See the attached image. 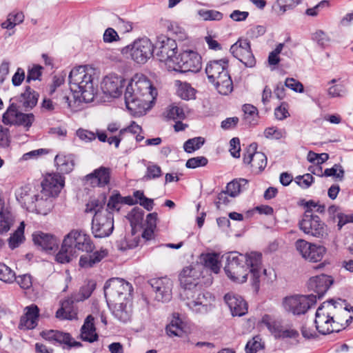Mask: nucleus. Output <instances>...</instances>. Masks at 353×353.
<instances>
[{
	"instance_id": "nucleus-3",
	"label": "nucleus",
	"mask_w": 353,
	"mask_h": 353,
	"mask_svg": "<svg viewBox=\"0 0 353 353\" xmlns=\"http://www.w3.org/2000/svg\"><path fill=\"white\" fill-rule=\"evenodd\" d=\"M157 95L156 89L143 74L134 75L129 81L125 90L124 99L126 108L134 112H141L149 108Z\"/></svg>"
},
{
	"instance_id": "nucleus-45",
	"label": "nucleus",
	"mask_w": 353,
	"mask_h": 353,
	"mask_svg": "<svg viewBox=\"0 0 353 353\" xmlns=\"http://www.w3.org/2000/svg\"><path fill=\"white\" fill-rule=\"evenodd\" d=\"M73 250H71L69 246H65V242L63 241L61 248L55 256V259L58 263H69L72 259L76 256Z\"/></svg>"
},
{
	"instance_id": "nucleus-56",
	"label": "nucleus",
	"mask_w": 353,
	"mask_h": 353,
	"mask_svg": "<svg viewBox=\"0 0 353 353\" xmlns=\"http://www.w3.org/2000/svg\"><path fill=\"white\" fill-rule=\"evenodd\" d=\"M264 347L259 336H254L250 340L245 346L246 353H256L257 351L263 349Z\"/></svg>"
},
{
	"instance_id": "nucleus-36",
	"label": "nucleus",
	"mask_w": 353,
	"mask_h": 353,
	"mask_svg": "<svg viewBox=\"0 0 353 353\" xmlns=\"http://www.w3.org/2000/svg\"><path fill=\"white\" fill-rule=\"evenodd\" d=\"M345 304V301L341 299L338 301H334L332 299L324 302L321 306L325 312V314L327 315L332 321L336 320V316H339V312L341 307H343Z\"/></svg>"
},
{
	"instance_id": "nucleus-60",
	"label": "nucleus",
	"mask_w": 353,
	"mask_h": 353,
	"mask_svg": "<svg viewBox=\"0 0 353 353\" xmlns=\"http://www.w3.org/2000/svg\"><path fill=\"white\" fill-rule=\"evenodd\" d=\"M208 161L205 157H196L189 159L186 162V167L188 168H196L207 165Z\"/></svg>"
},
{
	"instance_id": "nucleus-61",
	"label": "nucleus",
	"mask_w": 353,
	"mask_h": 353,
	"mask_svg": "<svg viewBox=\"0 0 353 353\" xmlns=\"http://www.w3.org/2000/svg\"><path fill=\"white\" fill-rule=\"evenodd\" d=\"M19 286L24 290L30 289L32 285V278L30 274H25L16 276V280Z\"/></svg>"
},
{
	"instance_id": "nucleus-44",
	"label": "nucleus",
	"mask_w": 353,
	"mask_h": 353,
	"mask_svg": "<svg viewBox=\"0 0 353 353\" xmlns=\"http://www.w3.org/2000/svg\"><path fill=\"white\" fill-rule=\"evenodd\" d=\"M248 183V180L245 179H234L228 183L226 191L229 196L235 197L244 189Z\"/></svg>"
},
{
	"instance_id": "nucleus-54",
	"label": "nucleus",
	"mask_w": 353,
	"mask_h": 353,
	"mask_svg": "<svg viewBox=\"0 0 353 353\" xmlns=\"http://www.w3.org/2000/svg\"><path fill=\"white\" fill-rule=\"evenodd\" d=\"M121 199V195L119 192H113L109 198L105 210L110 212L112 214L113 211H119L122 205Z\"/></svg>"
},
{
	"instance_id": "nucleus-27",
	"label": "nucleus",
	"mask_w": 353,
	"mask_h": 353,
	"mask_svg": "<svg viewBox=\"0 0 353 353\" xmlns=\"http://www.w3.org/2000/svg\"><path fill=\"white\" fill-rule=\"evenodd\" d=\"M314 323L316 330L322 334H327L334 332H338L335 330L334 321L325 314L321 306L319 307L315 315Z\"/></svg>"
},
{
	"instance_id": "nucleus-9",
	"label": "nucleus",
	"mask_w": 353,
	"mask_h": 353,
	"mask_svg": "<svg viewBox=\"0 0 353 353\" xmlns=\"http://www.w3.org/2000/svg\"><path fill=\"white\" fill-rule=\"evenodd\" d=\"M122 54L130 53L133 61L139 64L145 63L153 54L154 45L148 38L135 40L131 46L121 50Z\"/></svg>"
},
{
	"instance_id": "nucleus-13",
	"label": "nucleus",
	"mask_w": 353,
	"mask_h": 353,
	"mask_svg": "<svg viewBox=\"0 0 353 353\" xmlns=\"http://www.w3.org/2000/svg\"><path fill=\"white\" fill-rule=\"evenodd\" d=\"M268 330L276 339H296L299 336V332L292 325H283L280 320H276L269 314H265L261 321Z\"/></svg>"
},
{
	"instance_id": "nucleus-17",
	"label": "nucleus",
	"mask_w": 353,
	"mask_h": 353,
	"mask_svg": "<svg viewBox=\"0 0 353 353\" xmlns=\"http://www.w3.org/2000/svg\"><path fill=\"white\" fill-rule=\"evenodd\" d=\"M257 145L255 143H251L243 154V163L250 165L252 171L259 173L263 170L267 165V157L261 152L256 151Z\"/></svg>"
},
{
	"instance_id": "nucleus-31",
	"label": "nucleus",
	"mask_w": 353,
	"mask_h": 353,
	"mask_svg": "<svg viewBox=\"0 0 353 353\" xmlns=\"http://www.w3.org/2000/svg\"><path fill=\"white\" fill-rule=\"evenodd\" d=\"M32 239L35 245L40 246L46 251L56 249L59 244V241L55 236L41 232L34 233Z\"/></svg>"
},
{
	"instance_id": "nucleus-37",
	"label": "nucleus",
	"mask_w": 353,
	"mask_h": 353,
	"mask_svg": "<svg viewBox=\"0 0 353 353\" xmlns=\"http://www.w3.org/2000/svg\"><path fill=\"white\" fill-rule=\"evenodd\" d=\"M352 319L353 316L350 314V311L348 310L347 305L345 303L343 307L340 308L339 316H336V320L334 321V326L336 327L335 330L339 332L345 328L352 323Z\"/></svg>"
},
{
	"instance_id": "nucleus-47",
	"label": "nucleus",
	"mask_w": 353,
	"mask_h": 353,
	"mask_svg": "<svg viewBox=\"0 0 353 353\" xmlns=\"http://www.w3.org/2000/svg\"><path fill=\"white\" fill-rule=\"evenodd\" d=\"M264 136L269 139L279 140L287 137V131L285 128H279L275 126L269 127L265 130Z\"/></svg>"
},
{
	"instance_id": "nucleus-29",
	"label": "nucleus",
	"mask_w": 353,
	"mask_h": 353,
	"mask_svg": "<svg viewBox=\"0 0 353 353\" xmlns=\"http://www.w3.org/2000/svg\"><path fill=\"white\" fill-rule=\"evenodd\" d=\"M80 339L88 343H94L99 339L94 325V318L92 315H88L84 320L80 330Z\"/></svg>"
},
{
	"instance_id": "nucleus-53",
	"label": "nucleus",
	"mask_w": 353,
	"mask_h": 353,
	"mask_svg": "<svg viewBox=\"0 0 353 353\" xmlns=\"http://www.w3.org/2000/svg\"><path fill=\"white\" fill-rule=\"evenodd\" d=\"M162 175L160 166L154 163H150L147 166L146 172L143 177V181H150L159 178Z\"/></svg>"
},
{
	"instance_id": "nucleus-15",
	"label": "nucleus",
	"mask_w": 353,
	"mask_h": 353,
	"mask_svg": "<svg viewBox=\"0 0 353 353\" xmlns=\"http://www.w3.org/2000/svg\"><path fill=\"white\" fill-rule=\"evenodd\" d=\"M114 230L113 214L104 210L102 214L94 215L92 221V231L94 237L103 238L110 236Z\"/></svg>"
},
{
	"instance_id": "nucleus-14",
	"label": "nucleus",
	"mask_w": 353,
	"mask_h": 353,
	"mask_svg": "<svg viewBox=\"0 0 353 353\" xmlns=\"http://www.w3.org/2000/svg\"><path fill=\"white\" fill-rule=\"evenodd\" d=\"M15 102H12L2 117V121L6 125H22L27 130L34 121L32 113H23Z\"/></svg>"
},
{
	"instance_id": "nucleus-41",
	"label": "nucleus",
	"mask_w": 353,
	"mask_h": 353,
	"mask_svg": "<svg viewBox=\"0 0 353 353\" xmlns=\"http://www.w3.org/2000/svg\"><path fill=\"white\" fill-rule=\"evenodd\" d=\"M177 86V95L184 100H190L194 98L195 90L188 83H183L180 81H176Z\"/></svg>"
},
{
	"instance_id": "nucleus-11",
	"label": "nucleus",
	"mask_w": 353,
	"mask_h": 353,
	"mask_svg": "<svg viewBox=\"0 0 353 353\" xmlns=\"http://www.w3.org/2000/svg\"><path fill=\"white\" fill-rule=\"evenodd\" d=\"M174 68H170L169 71H175L181 73L197 72L202 67L201 57L196 52L186 50L175 57Z\"/></svg>"
},
{
	"instance_id": "nucleus-18",
	"label": "nucleus",
	"mask_w": 353,
	"mask_h": 353,
	"mask_svg": "<svg viewBox=\"0 0 353 353\" xmlns=\"http://www.w3.org/2000/svg\"><path fill=\"white\" fill-rule=\"evenodd\" d=\"M40 335L46 341L54 345H65L68 348L82 347L81 343L74 341L68 332L57 330H48L42 331Z\"/></svg>"
},
{
	"instance_id": "nucleus-48",
	"label": "nucleus",
	"mask_w": 353,
	"mask_h": 353,
	"mask_svg": "<svg viewBox=\"0 0 353 353\" xmlns=\"http://www.w3.org/2000/svg\"><path fill=\"white\" fill-rule=\"evenodd\" d=\"M244 112V120L251 125L256 123L258 118V110L256 107L250 104H245L243 106Z\"/></svg>"
},
{
	"instance_id": "nucleus-20",
	"label": "nucleus",
	"mask_w": 353,
	"mask_h": 353,
	"mask_svg": "<svg viewBox=\"0 0 353 353\" xmlns=\"http://www.w3.org/2000/svg\"><path fill=\"white\" fill-rule=\"evenodd\" d=\"M151 287L155 292V299L161 302H168L172 299V281L167 278L153 279L150 281Z\"/></svg>"
},
{
	"instance_id": "nucleus-64",
	"label": "nucleus",
	"mask_w": 353,
	"mask_h": 353,
	"mask_svg": "<svg viewBox=\"0 0 353 353\" xmlns=\"http://www.w3.org/2000/svg\"><path fill=\"white\" fill-rule=\"evenodd\" d=\"M312 39L313 41H316L318 45L323 48L327 46L329 41L328 37L322 30H318L312 34Z\"/></svg>"
},
{
	"instance_id": "nucleus-52",
	"label": "nucleus",
	"mask_w": 353,
	"mask_h": 353,
	"mask_svg": "<svg viewBox=\"0 0 353 353\" xmlns=\"http://www.w3.org/2000/svg\"><path fill=\"white\" fill-rule=\"evenodd\" d=\"M198 14L205 21H220L223 19V14L215 10L201 9Z\"/></svg>"
},
{
	"instance_id": "nucleus-12",
	"label": "nucleus",
	"mask_w": 353,
	"mask_h": 353,
	"mask_svg": "<svg viewBox=\"0 0 353 353\" xmlns=\"http://www.w3.org/2000/svg\"><path fill=\"white\" fill-rule=\"evenodd\" d=\"M63 241L65 246L77 252H91L94 251L95 245L90 235L82 230H72L65 237Z\"/></svg>"
},
{
	"instance_id": "nucleus-58",
	"label": "nucleus",
	"mask_w": 353,
	"mask_h": 353,
	"mask_svg": "<svg viewBox=\"0 0 353 353\" xmlns=\"http://www.w3.org/2000/svg\"><path fill=\"white\" fill-rule=\"evenodd\" d=\"M295 183L303 189H307L313 183L314 177L310 174H305L295 177Z\"/></svg>"
},
{
	"instance_id": "nucleus-30",
	"label": "nucleus",
	"mask_w": 353,
	"mask_h": 353,
	"mask_svg": "<svg viewBox=\"0 0 353 353\" xmlns=\"http://www.w3.org/2000/svg\"><path fill=\"white\" fill-rule=\"evenodd\" d=\"M87 254L81 256L79 259V266L83 268H90L101 262L108 255L106 249L101 248L97 251L86 252Z\"/></svg>"
},
{
	"instance_id": "nucleus-43",
	"label": "nucleus",
	"mask_w": 353,
	"mask_h": 353,
	"mask_svg": "<svg viewBox=\"0 0 353 353\" xmlns=\"http://www.w3.org/2000/svg\"><path fill=\"white\" fill-rule=\"evenodd\" d=\"M301 3V0H277L273 6V10L278 14H283L288 10H292Z\"/></svg>"
},
{
	"instance_id": "nucleus-16",
	"label": "nucleus",
	"mask_w": 353,
	"mask_h": 353,
	"mask_svg": "<svg viewBox=\"0 0 353 353\" xmlns=\"http://www.w3.org/2000/svg\"><path fill=\"white\" fill-rule=\"evenodd\" d=\"M230 52L247 67H253L256 63L248 39H239L231 46Z\"/></svg>"
},
{
	"instance_id": "nucleus-23",
	"label": "nucleus",
	"mask_w": 353,
	"mask_h": 353,
	"mask_svg": "<svg viewBox=\"0 0 353 353\" xmlns=\"http://www.w3.org/2000/svg\"><path fill=\"white\" fill-rule=\"evenodd\" d=\"M124 83L125 79L123 77L111 74L103 79L101 89L105 94L117 98L121 94Z\"/></svg>"
},
{
	"instance_id": "nucleus-62",
	"label": "nucleus",
	"mask_w": 353,
	"mask_h": 353,
	"mask_svg": "<svg viewBox=\"0 0 353 353\" xmlns=\"http://www.w3.org/2000/svg\"><path fill=\"white\" fill-rule=\"evenodd\" d=\"M274 115L278 120L282 121L290 117L288 112V105L283 102L274 110Z\"/></svg>"
},
{
	"instance_id": "nucleus-4",
	"label": "nucleus",
	"mask_w": 353,
	"mask_h": 353,
	"mask_svg": "<svg viewBox=\"0 0 353 353\" xmlns=\"http://www.w3.org/2000/svg\"><path fill=\"white\" fill-rule=\"evenodd\" d=\"M95 70L88 65H80L73 68L69 74L70 88L75 93L79 101H92L97 92L94 86V75Z\"/></svg>"
},
{
	"instance_id": "nucleus-28",
	"label": "nucleus",
	"mask_w": 353,
	"mask_h": 353,
	"mask_svg": "<svg viewBox=\"0 0 353 353\" xmlns=\"http://www.w3.org/2000/svg\"><path fill=\"white\" fill-rule=\"evenodd\" d=\"M39 94L30 86H26L23 92L19 97L12 99L16 101L19 108H23L26 111L32 109L37 103Z\"/></svg>"
},
{
	"instance_id": "nucleus-2",
	"label": "nucleus",
	"mask_w": 353,
	"mask_h": 353,
	"mask_svg": "<svg viewBox=\"0 0 353 353\" xmlns=\"http://www.w3.org/2000/svg\"><path fill=\"white\" fill-rule=\"evenodd\" d=\"M261 259L262 254L260 252H251L244 255L237 252H231L227 254L224 270L232 281L237 283L245 282L250 273L253 284L256 286L262 273Z\"/></svg>"
},
{
	"instance_id": "nucleus-33",
	"label": "nucleus",
	"mask_w": 353,
	"mask_h": 353,
	"mask_svg": "<svg viewBox=\"0 0 353 353\" xmlns=\"http://www.w3.org/2000/svg\"><path fill=\"white\" fill-rule=\"evenodd\" d=\"M74 298L67 299L62 301L61 308L56 312V317L59 319L73 320L77 319V312L73 308Z\"/></svg>"
},
{
	"instance_id": "nucleus-51",
	"label": "nucleus",
	"mask_w": 353,
	"mask_h": 353,
	"mask_svg": "<svg viewBox=\"0 0 353 353\" xmlns=\"http://www.w3.org/2000/svg\"><path fill=\"white\" fill-rule=\"evenodd\" d=\"M0 280L7 283H12L16 280L15 272L10 268L1 263Z\"/></svg>"
},
{
	"instance_id": "nucleus-34",
	"label": "nucleus",
	"mask_w": 353,
	"mask_h": 353,
	"mask_svg": "<svg viewBox=\"0 0 353 353\" xmlns=\"http://www.w3.org/2000/svg\"><path fill=\"white\" fill-rule=\"evenodd\" d=\"M57 170L62 173L70 172L74 166V157L72 154H58L54 159Z\"/></svg>"
},
{
	"instance_id": "nucleus-38",
	"label": "nucleus",
	"mask_w": 353,
	"mask_h": 353,
	"mask_svg": "<svg viewBox=\"0 0 353 353\" xmlns=\"http://www.w3.org/2000/svg\"><path fill=\"white\" fill-rule=\"evenodd\" d=\"M15 221L13 214L6 208H1L0 211V234H6Z\"/></svg>"
},
{
	"instance_id": "nucleus-25",
	"label": "nucleus",
	"mask_w": 353,
	"mask_h": 353,
	"mask_svg": "<svg viewBox=\"0 0 353 353\" xmlns=\"http://www.w3.org/2000/svg\"><path fill=\"white\" fill-rule=\"evenodd\" d=\"M109 305L112 315L120 322L126 323L132 318V307L130 301L110 302Z\"/></svg>"
},
{
	"instance_id": "nucleus-8",
	"label": "nucleus",
	"mask_w": 353,
	"mask_h": 353,
	"mask_svg": "<svg viewBox=\"0 0 353 353\" xmlns=\"http://www.w3.org/2000/svg\"><path fill=\"white\" fill-rule=\"evenodd\" d=\"M156 50V55L159 60L164 62L167 69L174 68L177 44L174 39L165 35L157 37L154 50Z\"/></svg>"
},
{
	"instance_id": "nucleus-5",
	"label": "nucleus",
	"mask_w": 353,
	"mask_h": 353,
	"mask_svg": "<svg viewBox=\"0 0 353 353\" xmlns=\"http://www.w3.org/2000/svg\"><path fill=\"white\" fill-rule=\"evenodd\" d=\"M228 61L225 59L210 61L205 67L208 79L216 88V90L223 95L230 93L233 90V84L228 70Z\"/></svg>"
},
{
	"instance_id": "nucleus-49",
	"label": "nucleus",
	"mask_w": 353,
	"mask_h": 353,
	"mask_svg": "<svg viewBox=\"0 0 353 353\" xmlns=\"http://www.w3.org/2000/svg\"><path fill=\"white\" fill-rule=\"evenodd\" d=\"M105 204V197L101 200L93 199L90 201L85 205V212L86 213L102 214L104 211L103 205Z\"/></svg>"
},
{
	"instance_id": "nucleus-32",
	"label": "nucleus",
	"mask_w": 353,
	"mask_h": 353,
	"mask_svg": "<svg viewBox=\"0 0 353 353\" xmlns=\"http://www.w3.org/2000/svg\"><path fill=\"white\" fill-rule=\"evenodd\" d=\"M35 209L29 212H36L43 215L48 214L53 208L52 197L43 195L41 192L37 194L34 199Z\"/></svg>"
},
{
	"instance_id": "nucleus-50",
	"label": "nucleus",
	"mask_w": 353,
	"mask_h": 353,
	"mask_svg": "<svg viewBox=\"0 0 353 353\" xmlns=\"http://www.w3.org/2000/svg\"><path fill=\"white\" fill-rule=\"evenodd\" d=\"M205 139L201 137H194L187 140L183 144V149L188 153H192L201 148Z\"/></svg>"
},
{
	"instance_id": "nucleus-7",
	"label": "nucleus",
	"mask_w": 353,
	"mask_h": 353,
	"mask_svg": "<svg viewBox=\"0 0 353 353\" xmlns=\"http://www.w3.org/2000/svg\"><path fill=\"white\" fill-rule=\"evenodd\" d=\"M299 229L305 234L318 239H323L327 236V228L321 218L305 210L301 219L299 222Z\"/></svg>"
},
{
	"instance_id": "nucleus-35",
	"label": "nucleus",
	"mask_w": 353,
	"mask_h": 353,
	"mask_svg": "<svg viewBox=\"0 0 353 353\" xmlns=\"http://www.w3.org/2000/svg\"><path fill=\"white\" fill-rule=\"evenodd\" d=\"M25 316L21 319V325L26 329H32L37 325L39 317V308L37 305H32L27 307Z\"/></svg>"
},
{
	"instance_id": "nucleus-40",
	"label": "nucleus",
	"mask_w": 353,
	"mask_h": 353,
	"mask_svg": "<svg viewBox=\"0 0 353 353\" xmlns=\"http://www.w3.org/2000/svg\"><path fill=\"white\" fill-rule=\"evenodd\" d=\"M201 261L205 268L217 274L220 270L219 255L216 253H208L201 256Z\"/></svg>"
},
{
	"instance_id": "nucleus-57",
	"label": "nucleus",
	"mask_w": 353,
	"mask_h": 353,
	"mask_svg": "<svg viewBox=\"0 0 353 353\" xmlns=\"http://www.w3.org/2000/svg\"><path fill=\"white\" fill-rule=\"evenodd\" d=\"M165 117L169 119H181L184 118L185 114L183 109L176 105H170L165 112Z\"/></svg>"
},
{
	"instance_id": "nucleus-63",
	"label": "nucleus",
	"mask_w": 353,
	"mask_h": 353,
	"mask_svg": "<svg viewBox=\"0 0 353 353\" xmlns=\"http://www.w3.org/2000/svg\"><path fill=\"white\" fill-rule=\"evenodd\" d=\"M120 37L117 31L112 28H107L103 35V40L105 43H112L119 41Z\"/></svg>"
},
{
	"instance_id": "nucleus-39",
	"label": "nucleus",
	"mask_w": 353,
	"mask_h": 353,
	"mask_svg": "<svg viewBox=\"0 0 353 353\" xmlns=\"http://www.w3.org/2000/svg\"><path fill=\"white\" fill-rule=\"evenodd\" d=\"M25 224L22 221L17 229L10 235L8 241V246L11 250L18 248L25 240L24 236Z\"/></svg>"
},
{
	"instance_id": "nucleus-1",
	"label": "nucleus",
	"mask_w": 353,
	"mask_h": 353,
	"mask_svg": "<svg viewBox=\"0 0 353 353\" xmlns=\"http://www.w3.org/2000/svg\"><path fill=\"white\" fill-rule=\"evenodd\" d=\"M199 275V272L190 266L182 270L179 274L180 298L192 312L205 314L211 310L214 297L202 289Z\"/></svg>"
},
{
	"instance_id": "nucleus-21",
	"label": "nucleus",
	"mask_w": 353,
	"mask_h": 353,
	"mask_svg": "<svg viewBox=\"0 0 353 353\" xmlns=\"http://www.w3.org/2000/svg\"><path fill=\"white\" fill-rule=\"evenodd\" d=\"M334 280L332 276L326 274H321L312 276L307 283L308 289L314 293L310 295L315 296V299H321L333 283Z\"/></svg>"
},
{
	"instance_id": "nucleus-22",
	"label": "nucleus",
	"mask_w": 353,
	"mask_h": 353,
	"mask_svg": "<svg viewBox=\"0 0 353 353\" xmlns=\"http://www.w3.org/2000/svg\"><path fill=\"white\" fill-rule=\"evenodd\" d=\"M112 170L100 166L84 177L85 183L92 187L104 188L110 183Z\"/></svg>"
},
{
	"instance_id": "nucleus-10",
	"label": "nucleus",
	"mask_w": 353,
	"mask_h": 353,
	"mask_svg": "<svg viewBox=\"0 0 353 353\" xmlns=\"http://www.w3.org/2000/svg\"><path fill=\"white\" fill-rule=\"evenodd\" d=\"M316 303L313 295H292L283 299L282 306L285 312L295 316L305 314Z\"/></svg>"
},
{
	"instance_id": "nucleus-26",
	"label": "nucleus",
	"mask_w": 353,
	"mask_h": 353,
	"mask_svg": "<svg viewBox=\"0 0 353 353\" xmlns=\"http://www.w3.org/2000/svg\"><path fill=\"white\" fill-rule=\"evenodd\" d=\"M37 195L35 190L30 185L22 186L16 192L17 200L28 211L35 209L34 199Z\"/></svg>"
},
{
	"instance_id": "nucleus-46",
	"label": "nucleus",
	"mask_w": 353,
	"mask_h": 353,
	"mask_svg": "<svg viewBox=\"0 0 353 353\" xmlns=\"http://www.w3.org/2000/svg\"><path fill=\"white\" fill-rule=\"evenodd\" d=\"M166 332L169 336H183L184 330L182 327V321L179 319H175L166 326Z\"/></svg>"
},
{
	"instance_id": "nucleus-24",
	"label": "nucleus",
	"mask_w": 353,
	"mask_h": 353,
	"mask_svg": "<svg viewBox=\"0 0 353 353\" xmlns=\"http://www.w3.org/2000/svg\"><path fill=\"white\" fill-rule=\"evenodd\" d=\"M224 301L233 316H241L248 312V304L239 295L229 292L224 296Z\"/></svg>"
},
{
	"instance_id": "nucleus-55",
	"label": "nucleus",
	"mask_w": 353,
	"mask_h": 353,
	"mask_svg": "<svg viewBox=\"0 0 353 353\" xmlns=\"http://www.w3.org/2000/svg\"><path fill=\"white\" fill-rule=\"evenodd\" d=\"M325 253L326 248L324 246L314 243L311 251L309 262L316 263L321 261Z\"/></svg>"
},
{
	"instance_id": "nucleus-19",
	"label": "nucleus",
	"mask_w": 353,
	"mask_h": 353,
	"mask_svg": "<svg viewBox=\"0 0 353 353\" xmlns=\"http://www.w3.org/2000/svg\"><path fill=\"white\" fill-rule=\"evenodd\" d=\"M64 185V178L59 174H48L41 182V193L50 197H56Z\"/></svg>"
},
{
	"instance_id": "nucleus-6",
	"label": "nucleus",
	"mask_w": 353,
	"mask_h": 353,
	"mask_svg": "<svg viewBox=\"0 0 353 353\" xmlns=\"http://www.w3.org/2000/svg\"><path fill=\"white\" fill-rule=\"evenodd\" d=\"M108 302L131 301L133 288L128 281L121 278H111L103 287Z\"/></svg>"
},
{
	"instance_id": "nucleus-59",
	"label": "nucleus",
	"mask_w": 353,
	"mask_h": 353,
	"mask_svg": "<svg viewBox=\"0 0 353 353\" xmlns=\"http://www.w3.org/2000/svg\"><path fill=\"white\" fill-rule=\"evenodd\" d=\"M324 175L326 176H334L342 180L344 176V170L341 165L335 164L332 168L325 169Z\"/></svg>"
},
{
	"instance_id": "nucleus-42",
	"label": "nucleus",
	"mask_w": 353,
	"mask_h": 353,
	"mask_svg": "<svg viewBox=\"0 0 353 353\" xmlns=\"http://www.w3.org/2000/svg\"><path fill=\"white\" fill-rule=\"evenodd\" d=\"M314 243H310L304 239H299L295 242V248L296 252L305 260L309 261L310 259L311 251L313 249Z\"/></svg>"
}]
</instances>
